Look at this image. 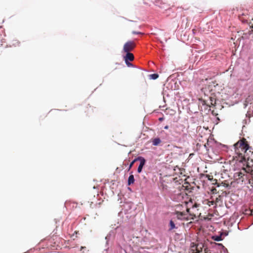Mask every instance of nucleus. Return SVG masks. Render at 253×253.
<instances>
[{
  "mask_svg": "<svg viewBox=\"0 0 253 253\" xmlns=\"http://www.w3.org/2000/svg\"><path fill=\"white\" fill-rule=\"evenodd\" d=\"M211 98H212L211 97H210V99H211V105H213V103H212L213 100H212Z\"/></svg>",
  "mask_w": 253,
  "mask_h": 253,
  "instance_id": "obj_24",
  "label": "nucleus"
},
{
  "mask_svg": "<svg viewBox=\"0 0 253 253\" xmlns=\"http://www.w3.org/2000/svg\"><path fill=\"white\" fill-rule=\"evenodd\" d=\"M126 54L124 57L125 61L126 63H127V61H132L134 60V55L132 53L130 52H126Z\"/></svg>",
  "mask_w": 253,
  "mask_h": 253,
  "instance_id": "obj_6",
  "label": "nucleus"
},
{
  "mask_svg": "<svg viewBox=\"0 0 253 253\" xmlns=\"http://www.w3.org/2000/svg\"><path fill=\"white\" fill-rule=\"evenodd\" d=\"M150 77L151 79L156 80L158 78L159 75L157 74H151Z\"/></svg>",
  "mask_w": 253,
  "mask_h": 253,
  "instance_id": "obj_13",
  "label": "nucleus"
},
{
  "mask_svg": "<svg viewBox=\"0 0 253 253\" xmlns=\"http://www.w3.org/2000/svg\"><path fill=\"white\" fill-rule=\"evenodd\" d=\"M169 231H171L174 228H177V227H175V225L172 220H171L169 221Z\"/></svg>",
  "mask_w": 253,
  "mask_h": 253,
  "instance_id": "obj_11",
  "label": "nucleus"
},
{
  "mask_svg": "<svg viewBox=\"0 0 253 253\" xmlns=\"http://www.w3.org/2000/svg\"><path fill=\"white\" fill-rule=\"evenodd\" d=\"M161 142V140L159 138H155L152 140L153 145L154 146H157L159 145Z\"/></svg>",
  "mask_w": 253,
  "mask_h": 253,
  "instance_id": "obj_9",
  "label": "nucleus"
},
{
  "mask_svg": "<svg viewBox=\"0 0 253 253\" xmlns=\"http://www.w3.org/2000/svg\"><path fill=\"white\" fill-rule=\"evenodd\" d=\"M213 204H214V202H213V201H211V202H210V201H209V202H208V204L209 206H211V205H213Z\"/></svg>",
  "mask_w": 253,
  "mask_h": 253,
  "instance_id": "obj_20",
  "label": "nucleus"
},
{
  "mask_svg": "<svg viewBox=\"0 0 253 253\" xmlns=\"http://www.w3.org/2000/svg\"><path fill=\"white\" fill-rule=\"evenodd\" d=\"M215 246L220 247L221 248H224V246L221 244L214 243V247H215Z\"/></svg>",
  "mask_w": 253,
  "mask_h": 253,
  "instance_id": "obj_16",
  "label": "nucleus"
},
{
  "mask_svg": "<svg viewBox=\"0 0 253 253\" xmlns=\"http://www.w3.org/2000/svg\"><path fill=\"white\" fill-rule=\"evenodd\" d=\"M239 178H242L244 175V174L242 172H239L237 173Z\"/></svg>",
  "mask_w": 253,
  "mask_h": 253,
  "instance_id": "obj_17",
  "label": "nucleus"
},
{
  "mask_svg": "<svg viewBox=\"0 0 253 253\" xmlns=\"http://www.w3.org/2000/svg\"><path fill=\"white\" fill-rule=\"evenodd\" d=\"M132 33L133 34H142V33H141L140 32H135V31H133Z\"/></svg>",
  "mask_w": 253,
  "mask_h": 253,
  "instance_id": "obj_22",
  "label": "nucleus"
},
{
  "mask_svg": "<svg viewBox=\"0 0 253 253\" xmlns=\"http://www.w3.org/2000/svg\"><path fill=\"white\" fill-rule=\"evenodd\" d=\"M203 104H206V102L205 100H203Z\"/></svg>",
  "mask_w": 253,
  "mask_h": 253,
  "instance_id": "obj_25",
  "label": "nucleus"
},
{
  "mask_svg": "<svg viewBox=\"0 0 253 253\" xmlns=\"http://www.w3.org/2000/svg\"><path fill=\"white\" fill-rule=\"evenodd\" d=\"M169 126H166L165 127H164V128L165 129H168L169 128Z\"/></svg>",
  "mask_w": 253,
  "mask_h": 253,
  "instance_id": "obj_23",
  "label": "nucleus"
},
{
  "mask_svg": "<svg viewBox=\"0 0 253 253\" xmlns=\"http://www.w3.org/2000/svg\"><path fill=\"white\" fill-rule=\"evenodd\" d=\"M83 248H84V247H81V250H82V249H83Z\"/></svg>",
  "mask_w": 253,
  "mask_h": 253,
  "instance_id": "obj_28",
  "label": "nucleus"
},
{
  "mask_svg": "<svg viewBox=\"0 0 253 253\" xmlns=\"http://www.w3.org/2000/svg\"><path fill=\"white\" fill-rule=\"evenodd\" d=\"M251 174L253 175V170H252L251 171Z\"/></svg>",
  "mask_w": 253,
  "mask_h": 253,
  "instance_id": "obj_26",
  "label": "nucleus"
},
{
  "mask_svg": "<svg viewBox=\"0 0 253 253\" xmlns=\"http://www.w3.org/2000/svg\"><path fill=\"white\" fill-rule=\"evenodd\" d=\"M126 63L128 66H130L132 65V64L129 62V61H127V63Z\"/></svg>",
  "mask_w": 253,
  "mask_h": 253,
  "instance_id": "obj_21",
  "label": "nucleus"
},
{
  "mask_svg": "<svg viewBox=\"0 0 253 253\" xmlns=\"http://www.w3.org/2000/svg\"><path fill=\"white\" fill-rule=\"evenodd\" d=\"M136 161V159L134 160L130 164L129 168H131L133 165L134 163Z\"/></svg>",
  "mask_w": 253,
  "mask_h": 253,
  "instance_id": "obj_19",
  "label": "nucleus"
},
{
  "mask_svg": "<svg viewBox=\"0 0 253 253\" xmlns=\"http://www.w3.org/2000/svg\"><path fill=\"white\" fill-rule=\"evenodd\" d=\"M138 159L140 160V163L139 166H138L137 171L138 173H140L142 171L144 165H145V160L142 158H138Z\"/></svg>",
  "mask_w": 253,
  "mask_h": 253,
  "instance_id": "obj_7",
  "label": "nucleus"
},
{
  "mask_svg": "<svg viewBox=\"0 0 253 253\" xmlns=\"http://www.w3.org/2000/svg\"><path fill=\"white\" fill-rule=\"evenodd\" d=\"M209 252L210 250L208 249V248L205 247V248H204L202 252V253H210Z\"/></svg>",
  "mask_w": 253,
  "mask_h": 253,
  "instance_id": "obj_15",
  "label": "nucleus"
},
{
  "mask_svg": "<svg viewBox=\"0 0 253 253\" xmlns=\"http://www.w3.org/2000/svg\"><path fill=\"white\" fill-rule=\"evenodd\" d=\"M177 132V133H178V134H180V133H181V132Z\"/></svg>",
  "mask_w": 253,
  "mask_h": 253,
  "instance_id": "obj_27",
  "label": "nucleus"
},
{
  "mask_svg": "<svg viewBox=\"0 0 253 253\" xmlns=\"http://www.w3.org/2000/svg\"><path fill=\"white\" fill-rule=\"evenodd\" d=\"M221 184L225 187H228L229 186V184L228 183H226L225 182H222Z\"/></svg>",
  "mask_w": 253,
  "mask_h": 253,
  "instance_id": "obj_18",
  "label": "nucleus"
},
{
  "mask_svg": "<svg viewBox=\"0 0 253 253\" xmlns=\"http://www.w3.org/2000/svg\"><path fill=\"white\" fill-rule=\"evenodd\" d=\"M212 238L214 241H220L222 240V238H221V235L213 236Z\"/></svg>",
  "mask_w": 253,
  "mask_h": 253,
  "instance_id": "obj_12",
  "label": "nucleus"
},
{
  "mask_svg": "<svg viewBox=\"0 0 253 253\" xmlns=\"http://www.w3.org/2000/svg\"><path fill=\"white\" fill-rule=\"evenodd\" d=\"M135 47V43L133 41H128L125 43L123 47L124 52H128L133 50Z\"/></svg>",
  "mask_w": 253,
  "mask_h": 253,
  "instance_id": "obj_5",
  "label": "nucleus"
},
{
  "mask_svg": "<svg viewBox=\"0 0 253 253\" xmlns=\"http://www.w3.org/2000/svg\"><path fill=\"white\" fill-rule=\"evenodd\" d=\"M185 208L186 209V211L191 216V218L193 219L194 217H197L200 216L201 213L199 212V210L197 209V205L195 204L192 207L191 209H189L186 207V204L185 205Z\"/></svg>",
  "mask_w": 253,
  "mask_h": 253,
  "instance_id": "obj_3",
  "label": "nucleus"
},
{
  "mask_svg": "<svg viewBox=\"0 0 253 253\" xmlns=\"http://www.w3.org/2000/svg\"><path fill=\"white\" fill-rule=\"evenodd\" d=\"M134 182V176L131 174L129 175L128 179V185H130L131 184H133Z\"/></svg>",
  "mask_w": 253,
  "mask_h": 253,
  "instance_id": "obj_10",
  "label": "nucleus"
},
{
  "mask_svg": "<svg viewBox=\"0 0 253 253\" xmlns=\"http://www.w3.org/2000/svg\"><path fill=\"white\" fill-rule=\"evenodd\" d=\"M249 26H250V28L252 29V31L253 32V18L250 22Z\"/></svg>",
  "mask_w": 253,
  "mask_h": 253,
  "instance_id": "obj_14",
  "label": "nucleus"
},
{
  "mask_svg": "<svg viewBox=\"0 0 253 253\" xmlns=\"http://www.w3.org/2000/svg\"><path fill=\"white\" fill-rule=\"evenodd\" d=\"M234 146L237 161L243 163L249 160L250 155L253 154V148L246 138L240 139Z\"/></svg>",
  "mask_w": 253,
  "mask_h": 253,
  "instance_id": "obj_1",
  "label": "nucleus"
},
{
  "mask_svg": "<svg viewBox=\"0 0 253 253\" xmlns=\"http://www.w3.org/2000/svg\"><path fill=\"white\" fill-rule=\"evenodd\" d=\"M183 207V206L182 205H177L176 206V210L174 212V213L176 215V217L177 219L180 220H188V212L187 211H178V210H180L181 208Z\"/></svg>",
  "mask_w": 253,
  "mask_h": 253,
  "instance_id": "obj_2",
  "label": "nucleus"
},
{
  "mask_svg": "<svg viewBox=\"0 0 253 253\" xmlns=\"http://www.w3.org/2000/svg\"><path fill=\"white\" fill-rule=\"evenodd\" d=\"M206 177L208 178V179L209 180L212 182L213 184H215L217 183V180L215 179H214L213 177V176L207 174V175H206Z\"/></svg>",
  "mask_w": 253,
  "mask_h": 253,
  "instance_id": "obj_8",
  "label": "nucleus"
},
{
  "mask_svg": "<svg viewBox=\"0 0 253 253\" xmlns=\"http://www.w3.org/2000/svg\"><path fill=\"white\" fill-rule=\"evenodd\" d=\"M205 248L204 244L200 243L194 244L191 247V250L193 253H202V252Z\"/></svg>",
  "mask_w": 253,
  "mask_h": 253,
  "instance_id": "obj_4",
  "label": "nucleus"
}]
</instances>
